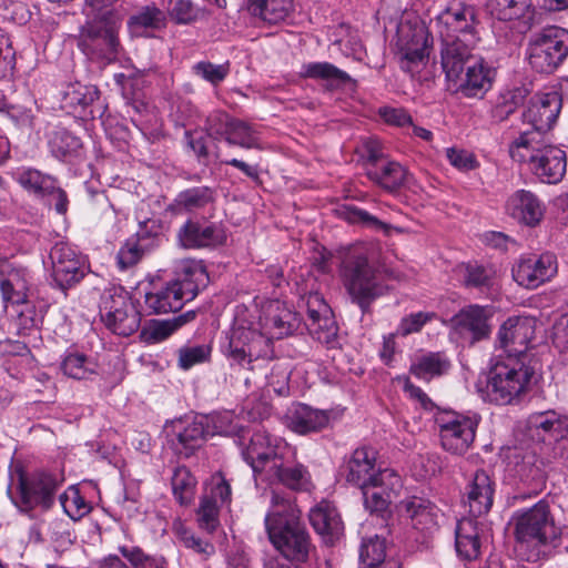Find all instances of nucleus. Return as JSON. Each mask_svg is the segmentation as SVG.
Listing matches in <instances>:
<instances>
[{
  "label": "nucleus",
  "instance_id": "9b49d317",
  "mask_svg": "<svg viewBox=\"0 0 568 568\" xmlns=\"http://www.w3.org/2000/svg\"><path fill=\"white\" fill-rule=\"evenodd\" d=\"M293 455V447L281 439H272L264 432H255L246 448L243 450L245 462L252 467L255 474H260L263 478L272 469L271 465L280 458Z\"/></svg>",
  "mask_w": 568,
  "mask_h": 568
},
{
  "label": "nucleus",
  "instance_id": "e2e57ef3",
  "mask_svg": "<svg viewBox=\"0 0 568 568\" xmlns=\"http://www.w3.org/2000/svg\"><path fill=\"white\" fill-rule=\"evenodd\" d=\"M498 18L511 20L523 17L531 7V0H494Z\"/></svg>",
  "mask_w": 568,
  "mask_h": 568
},
{
  "label": "nucleus",
  "instance_id": "338daca9",
  "mask_svg": "<svg viewBox=\"0 0 568 568\" xmlns=\"http://www.w3.org/2000/svg\"><path fill=\"white\" fill-rule=\"evenodd\" d=\"M195 74L202 77L212 84L222 82L229 74V64H213L211 62L201 61L193 67Z\"/></svg>",
  "mask_w": 568,
  "mask_h": 568
},
{
  "label": "nucleus",
  "instance_id": "2eb2a0df",
  "mask_svg": "<svg viewBox=\"0 0 568 568\" xmlns=\"http://www.w3.org/2000/svg\"><path fill=\"white\" fill-rule=\"evenodd\" d=\"M310 334L321 343L332 344L337 336V325L329 306L320 293H310L305 300Z\"/></svg>",
  "mask_w": 568,
  "mask_h": 568
},
{
  "label": "nucleus",
  "instance_id": "0eeeda50",
  "mask_svg": "<svg viewBox=\"0 0 568 568\" xmlns=\"http://www.w3.org/2000/svg\"><path fill=\"white\" fill-rule=\"evenodd\" d=\"M99 307L102 323L113 334L130 336L139 329L140 313L123 286L106 287L101 295Z\"/></svg>",
  "mask_w": 568,
  "mask_h": 568
},
{
  "label": "nucleus",
  "instance_id": "1a4fd4ad",
  "mask_svg": "<svg viewBox=\"0 0 568 568\" xmlns=\"http://www.w3.org/2000/svg\"><path fill=\"white\" fill-rule=\"evenodd\" d=\"M440 447L453 456L465 455L473 446L479 424L477 416L453 410L440 412L435 418Z\"/></svg>",
  "mask_w": 568,
  "mask_h": 568
},
{
  "label": "nucleus",
  "instance_id": "13d9d810",
  "mask_svg": "<svg viewBox=\"0 0 568 568\" xmlns=\"http://www.w3.org/2000/svg\"><path fill=\"white\" fill-rule=\"evenodd\" d=\"M175 323L172 320L151 321L141 331V339L148 344H154L166 339L176 331Z\"/></svg>",
  "mask_w": 568,
  "mask_h": 568
},
{
  "label": "nucleus",
  "instance_id": "2f4dec72",
  "mask_svg": "<svg viewBox=\"0 0 568 568\" xmlns=\"http://www.w3.org/2000/svg\"><path fill=\"white\" fill-rule=\"evenodd\" d=\"M495 484L484 470H477L467 486L469 513L474 516L487 514L493 506Z\"/></svg>",
  "mask_w": 568,
  "mask_h": 568
},
{
  "label": "nucleus",
  "instance_id": "473e14b6",
  "mask_svg": "<svg viewBox=\"0 0 568 568\" xmlns=\"http://www.w3.org/2000/svg\"><path fill=\"white\" fill-rule=\"evenodd\" d=\"M346 480L358 488L369 487L382 469L375 467V456L366 448L356 449L347 463Z\"/></svg>",
  "mask_w": 568,
  "mask_h": 568
},
{
  "label": "nucleus",
  "instance_id": "4d7b16f0",
  "mask_svg": "<svg viewBox=\"0 0 568 568\" xmlns=\"http://www.w3.org/2000/svg\"><path fill=\"white\" fill-rule=\"evenodd\" d=\"M119 551L133 568H168L163 557L146 555L140 547L121 546Z\"/></svg>",
  "mask_w": 568,
  "mask_h": 568
},
{
  "label": "nucleus",
  "instance_id": "f3484780",
  "mask_svg": "<svg viewBox=\"0 0 568 568\" xmlns=\"http://www.w3.org/2000/svg\"><path fill=\"white\" fill-rule=\"evenodd\" d=\"M171 281L187 303L209 286L210 276L203 261L186 258L176 264Z\"/></svg>",
  "mask_w": 568,
  "mask_h": 568
},
{
  "label": "nucleus",
  "instance_id": "3c124183",
  "mask_svg": "<svg viewBox=\"0 0 568 568\" xmlns=\"http://www.w3.org/2000/svg\"><path fill=\"white\" fill-rule=\"evenodd\" d=\"M171 484L173 494L181 505H187L192 501L196 479L186 467L179 466L174 469Z\"/></svg>",
  "mask_w": 568,
  "mask_h": 568
},
{
  "label": "nucleus",
  "instance_id": "f257e3e1",
  "mask_svg": "<svg viewBox=\"0 0 568 568\" xmlns=\"http://www.w3.org/2000/svg\"><path fill=\"white\" fill-rule=\"evenodd\" d=\"M342 271L348 293L363 311L392 288L389 281L402 278L400 272L390 266L381 251L348 252L343 258Z\"/></svg>",
  "mask_w": 568,
  "mask_h": 568
},
{
  "label": "nucleus",
  "instance_id": "7c9ffc66",
  "mask_svg": "<svg viewBox=\"0 0 568 568\" xmlns=\"http://www.w3.org/2000/svg\"><path fill=\"white\" fill-rule=\"evenodd\" d=\"M52 276L65 290L84 276V263L75 251H50Z\"/></svg>",
  "mask_w": 568,
  "mask_h": 568
},
{
  "label": "nucleus",
  "instance_id": "6e6d98bb",
  "mask_svg": "<svg viewBox=\"0 0 568 568\" xmlns=\"http://www.w3.org/2000/svg\"><path fill=\"white\" fill-rule=\"evenodd\" d=\"M55 179L42 174L38 170L28 169L22 172H20L17 176L18 183L26 189L29 192H32L34 195L39 197H44L45 193L50 185H52V182Z\"/></svg>",
  "mask_w": 568,
  "mask_h": 568
},
{
  "label": "nucleus",
  "instance_id": "09e8293b",
  "mask_svg": "<svg viewBox=\"0 0 568 568\" xmlns=\"http://www.w3.org/2000/svg\"><path fill=\"white\" fill-rule=\"evenodd\" d=\"M225 141L230 145H239L244 149H260L257 132L248 123L233 119Z\"/></svg>",
  "mask_w": 568,
  "mask_h": 568
},
{
  "label": "nucleus",
  "instance_id": "20e7f679",
  "mask_svg": "<svg viewBox=\"0 0 568 568\" xmlns=\"http://www.w3.org/2000/svg\"><path fill=\"white\" fill-rule=\"evenodd\" d=\"M534 368L521 357L498 354L491 361L481 397L497 405L517 403L529 388Z\"/></svg>",
  "mask_w": 568,
  "mask_h": 568
},
{
  "label": "nucleus",
  "instance_id": "0e129e2a",
  "mask_svg": "<svg viewBox=\"0 0 568 568\" xmlns=\"http://www.w3.org/2000/svg\"><path fill=\"white\" fill-rule=\"evenodd\" d=\"M119 0H85L84 14L87 20L97 19L102 21L103 16L110 14L112 19H121L120 14L113 9V4Z\"/></svg>",
  "mask_w": 568,
  "mask_h": 568
},
{
  "label": "nucleus",
  "instance_id": "4be33fe9",
  "mask_svg": "<svg viewBox=\"0 0 568 568\" xmlns=\"http://www.w3.org/2000/svg\"><path fill=\"white\" fill-rule=\"evenodd\" d=\"M489 307L469 305L460 310L453 318L456 332L470 343L487 338L490 334Z\"/></svg>",
  "mask_w": 568,
  "mask_h": 568
},
{
  "label": "nucleus",
  "instance_id": "5fc2aeb1",
  "mask_svg": "<svg viewBox=\"0 0 568 568\" xmlns=\"http://www.w3.org/2000/svg\"><path fill=\"white\" fill-rule=\"evenodd\" d=\"M385 540L378 536L364 539L359 549L361 568L376 567L385 561Z\"/></svg>",
  "mask_w": 568,
  "mask_h": 568
},
{
  "label": "nucleus",
  "instance_id": "49530a36",
  "mask_svg": "<svg viewBox=\"0 0 568 568\" xmlns=\"http://www.w3.org/2000/svg\"><path fill=\"white\" fill-rule=\"evenodd\" d=\"M62 373L73 379H88L97 374V364L87 355L68 352L61 362Z\"/></svg>",
  "mask_w": 568,
  "mask_h": 568
},
{
  "label": "nucleus",
  "instance_id": "e433bc0d",
  "mask_svg": "<svg viewBox=\"0 0 568 568\" xmlns=\"http://www.w3.org/2000/svg\"><path fill=\"white\" fill-rule=\"evenodd\" d=\"M529 95V89L524 85L501 90L491 101L489 110L490 120L494 123L506 121Z\"/></svg>",
  "mask_w": 568,
  "mask_h": 568
},
{
  "label": "nucleus",
  "instance_id": "a211bd4d",
  "mask_svg": "<svg viewBox=\"0 0 568 568\" xmlns=\"http://www.w3.org/2000/svg\"><path fill=\"white\" fill-rule=\"evenodd\" d=\"M400 476L390 468L379 471V477L369 487L361 488L364 498V505L371 513H384L392 498L397 496L402 488Z\"/></svg>",
  "mask_w": 568,
  "mask_h": 568
},
{
  "label": "nucleus",
  "instance_id": "39448f33",
  "mask_svg": "<svg viewBox=\"0 0 568 568\" xmlns=\"http://www.w3.org/2000/svg\"><path fill=\"white\" fill-rule=\"evenodd\" d=\"M513 520L515 550L527 561L538 560L540 548L554 544L560 534L546 500H540L530 508L517 510Z\"/></svg>",
  "mask_w": 568,
  "mask_h": 568
},
{
  "label": "nucleus",
  "instance_id": "c9c22d12",
  "mask_svg": "<svg viewBox=\"0 0 568 568\" xmlns=\"http://www.w3.org/2000/svg\"><path fill=\"white\" fill-rule=\"evenodd\" d=\"M548 144L544 133L536 130L525 131L509 145V155L516 162L528 163L530 168Z\"/></svg>",
  "mask_w": 568,
  "mask_h": 568
},
{
  "label": "nucleus",
  "instance_id": "a19ab883",
  "mask_svg": "<svg viewBox=\"0 0 568 568\" xmlns=\"http://www.w3.org/2000/svg\"><path fill=\"white\" fill-rule=\"evenodd\" d=\"M215 201V191L210 186H194L181 191L170 205L176 214L194 213L203 210Z\"/></svg>",
  "mask_w": 568,
  "mask_h": 568
},
{
  "label": "nucleus",
  "instance_id": "864d4df0",
  "mask_svg": "<svg viewBox=\"0 0 568 568\" xmlns=\"http://www.w3.org/2000/svg\"><path fill=\"white\" fill-rule=\"evenodd\" d=\"M60 504L64 513L73 520H78L90 513L91 506L80 494L79 488L70 486L61 496Z\"/></svg>",
  "mask_w": 568,
  "mask_h": 568
},
{
  "label": "nucleus",
  "instance_id": "72a5a7b5",
  "mask_svg": "<svg viewBox=\"0 0 568 568\" xmlns=\"http://www.w3.org/2000/svg\"><path fill=\"white\" fill-rule=\"evenodd\" d=\"M207 436H210L209 419L201 416L179 428L172 444L179 455L189 457Z\"/></svg>",
  "mask_w": 568,
  "mask_h": 568
},
{
  "label": "nucleus",
  "instance_id": "6e6552de",
  "mask_svg": "<svg viewBox=\"0 0 568 568\" xmlns=\"http://www.w3.org/2000/svg\"><path fill=\"white\" fill-rule=\"evenodd\" d=\"M568 55V30L550 26L529 38L527 59L539 73L554 72Z\"/></svg>",
  "mask_w": 568,
  "mask_h": 568
},
{
  "label": "nucleus",
  "instance_id": "603ef678",
  "mask_svg": "<svg viewBox=\"0 0 568 568\" xmlns=\"http://www.w3.org/2000/svg\"><path fill=\"white\" fill-rule=\"evenodd\" d=\"M49 145L52 154L58 159H64L75 154L82 146L81 140L65 129L52 132Z\"/></svg>",
  "mask_w": 568,
  "mask_h": 568
},
{
  "label": "nucleus",
  "instance_id": "423d86ee",
  "mask_svg": "<svg viewBox=\"0 0 568 568\" xmlns=\"http://www.w3.org/2000/svg\"><path fill=\"white\" fill-rule=\"evenodd\" d=\"M103 17L102 21L87 20L80 28L78 48L90 61L109 64L118 59L121 50L119 40L121 19Z\"/></svg>",
  "mask_w": 568,
  "mask_h": 568
},
{
  "label": "nucleus",
  "instance_id": "7ed1b4c3",
  "mask_svg": "<svg viewBox=\"0 0 568 568\" xmlns=\"http://www.w3.org/2000/svg\"><path fill=\"white\" fill-rule=\"evenodd\" d=\"M227 358L240 366H246L257 359H270L274 355L270 336L264 334L262 317L257 311L239 305L227 333Z\"/></svg>",
  "mask_w": 568,
  "mask_h": 568
},
{
  "label": "nucleus",
  "instance_id": "69168bd1",
  "mask_svg": "<svg viewBox=\"0 0 568 568\" xmlns=\"http://www.w3.org/2000/svg\"><path fill=\"white\" fill-rule=\"evenodd\" d=\"M174 530L179 539L184 544L186 548H191L194 551L206 556L214 552V547L212 544L195 537L194 534L183 527L182 524H176L174 526Z\"/></svg>",
  "mask_w": 568,
  "mask_h": 568
},
{
  "label": "nucleus",
  "instance_id": "a878e982",
  "mask_svg": "<svg viewBox=\"0 0 568 568\" xmlns=\"http://www.w3.org/2000/svg\"><path fill=\"white\" fill-rule=\"evenodd\" d=\"M294 456L295 452L293 450L292 456L275 460L264 479L278 481L293 490H308L312 486L311 475L302 464L294 463Z\"/></svg>",
  "mask_w": 568,
  "mask_h": 568
},
{
  "label": "nucleus",
  "instance_id": "bf43d9fd",
  "mask_svg": "<svg viewBox=\"0 0 568 568\" xmlns=\"http://www.w3.org/2000/svg\"><path fill=\"white\" fill-rule=\"evenodd\" d=\"M437 318L434 312H417L404 316L396 329V334L400 336H408L418 333L422 328L433 320Z\"/></svg>",
  "mask_w": 568,
  "mask_h": 568
},
{
  "label": "nucleus",
  "instance_id": "ddd939ff",
  "mask_svg": "<svg viewBox=\"0 0 568 568\" xmlns=\"http://www.w3.org/2000/svg\"><path fill=\"white\" fill-rule=\"evenodd\" d=\"M556 256L546 251L524 255L513 268L514 280L526 288H536L557 273Z\"/></svg>",
  "mask_w": 568,
  "mask_h": 568
},
{
  "label": "nucleus",
  "instance_id": "680f3d73",
  "mask_svg": "<svg viewBox=\"0 0 568 568\" xmlns=\"http://www.w3.org/2000/svg\"><path fill=\"white\" fill-rule=\"evenodd\" d=\"M211 347L207 345L186 346L179 349V365L183 369H189L196 364L209 359Z\"/></svg>",
  "mask_w": 568,
  "mask_h": 568
},
{
  "label": "nucleus",
  "instance_id": "4468645a",
  "mask_svg": "<svg viewBox=\"0 0 568 568\" xmlns=\"http://www.w3.org/2000/svg\"><path fill=\"white\" fill-rule=\"evenodd\" d=\"M230 484L222 475H213L197 508L199 526L207 532H213L220 524V507L230 504Z\"/></svg>",
  "mask_w": 568,
  "mask_h": 568
},
{
  "label": "nucleus",
  "instance_id": "b1692460",
  "mask_svg": "<svg viewBox=\"0 0 568 568\" xmlns=\"http://www.w3.org/2000/svg\"><path fill=\"white\" fill-rule=\"evenodd\" d=\"M475 44L460 37L445 42L442 49V65L449 81L460 79L464 70L478 58L471 53Z\"/></svg>",
  "mask_w": 568,
  "mask_h": 568
},
{
  "label": "nucleus",
  "instance_id": "ea45409f",
  "mask_svg": "<svg viewBox=\"0 0 568 568\" xmlns=\"http://www.w3.org/2000/svg\"><path fill=\"white\" fill-rule=\"evenodd\" d=\"M455 536L456 551L460 557L466 560H473L479 556L481 542L476 519H460L457 523Z\"/></svg>",
  "mask_w": 568,
  "mask_h": 568
},
{
  "label": "nucleus",
  "instance_id": "6ab92c4d",
  "mask_svg": "<svg viewBox=\"0 0 568 568\" xmlns=\"http://www.w3.org/2000/svg\"><path fill=\"white\" fill-rule=\"evenodd\" d=\"M396 45L408 62H422L428 55L427 29L417 19L402 20L397 26Z\"/></svg>",
  "mask_w": 568,
  "mask_h": 568
},
{
  "label": "nucleus",
  "instance_id": "8fccbe9b",
  "mask_svg": "<svg viewBox=\"0 0 568 568\" xmlns=\"http://www.w3.org/2000/svg\"><path fill=\"white\" fill-rule=\"evenodd\" d=\"M304 75L312 79H321L332 84L342 85L349 82L351 77L328 62H312L303 67Z\"/></svg>",
  "mask_w": 568,
  "mask_h": 568
},
{
  "label": "nucleus",
  "instance_id": "052dcab7",
  "mask_svg": "<svg viewBox=\"0 0 568 568\" xmlns=\"http://www.w3.org/2000/svg\"><path fill=\"white\" fill-rule=\"evenodd\" d=\"M169 13L181 24H189L199 19L200 10L190 0H170Z\"/></svg>",
  "mask_w": 568,
  "mask_h": 568
},
{
  "label": "nucleus",
  "instance_id": "c85d7f7f",
  "mask_svg": "<svg viewBox=\"0 0 568 568\" xmlns=\"http://www.w3.org/2000/svg\"><path fill=\"white\" fill-rule=\"evenodd\" d=\"M566 168V152L549 143L529 169L541 182L556 184L565 176Z\"/></svg>",
  "mask_w": 568,
  "mask_h": 568
},
{
  "label": "nucleus",
  "instance_id": "bb28decb",
  "mask_svg": "<svg viewBox=\"0 0 568 568\" xmlns=\"http://www.w3.org/2000/svg\"><path fill=\"white\" fill-rule=\"evenodd\" d=\"M495 69L481 58H477L467 67L465 77L460 75L457 90L466 98L481 99L488 92L495 80Z\"/></svg>",
  "mask_w": 568,
  "mask_h": 568
},
{
  "label": "nucleus",
  "instance_id": "f8f14e48",
  "mask_svg": "<svg viewBox=\"0 0 568 568\" xmlns=\"http://www.w3.org/2000/svg\"><path fill=\"white\" fill-rule=\"evenodd\" d=\"M536 320L530 316H511L500 326L497 339L500 354L521 357L526 361L527 349L535 336Z\"/></svg>",
  "mask_w": 568,
  "mask_h": 568
},
{
  "label": "nucleus",
  "instance_id": "79ce46f5",
  "mask_svg": "<svg viewBox=\"0 0 568 568\" xmlns=\"http://www.w3.org/2000/svg\"><path fill=\"white\" fill-rule=\"evenodd\" d=\"M248 11L268 24L285 21L294 12V0H245Z\"/></svg>",
  "mask_w": 568,
  "mask_h": 568
},
{
  "label": "nucleus",
  "instance_id": "37998d69",
  "mask_svg": "<svg viewBox=\"0 0 568 568\" xmlns=\"http://www.w3.org/2000/svg\"><path fill=\"white\" fill-rule=\"evenodd\" d=\"M339 217L352 224H361L365 227L374 231H381L385 235L390 236L394 233H399L398 229H395L377 217L371 215L368 212L358 209L354 205H342L336 210Z\"/></svg>",
  "mask_w": 568,
  "mask_h": 568
},
{
  "label": "nucleus",
  "instance_id": "412c9836",
  "mask_svg": "<svg viewBox=\"0 0 568 568\" xmlns=\"http://www.w3.org/2000/svg\"><path fill=\"white\" fill-rule=\"evenodd\" d=\"M0 291L6 304H27L30 293L29 271L8 262H0Z\"/></svg>",
  "mask_w": 568,
  "mask_h": 568
},
{
  "label": "nucleus",
  "instance_id": "a18cd8bd",
  "mask_svg": "<svg viewBox=\"0 0 568 568\" xmlns=\"http://www.w3.org/2000/svg\"><path fill=\"white\" fill-rule=\"evenodd\" d=\"M99 97V90L94 85H85L79 82L69 84L63 93V106L74 112L83 111Z\"/></svg>",
  "mask_w": 568,
  "mask_h": 568
},
{
  "label": "nucleus",
  "instance_id": "5701e85b",
  "mask_svg": "<svg viewBox=\"0 0 568 568\" xmlns=\"http://www.w3.org/2000/svg\"><path fill=\"white\" fill-rule=\"evenodd\" d=\"M258 316L262 317L264 334L270 336V343L291 334L298 326V317L282 302L274 300L267 302Z\"/></svg>",
  "mask_w": 568,
  "mask_h": 568
},
{
  "label": "nucleus",
  "instance_id": "58836bf2",
  "mask_svg": "<svg viewBox=\"0 0 568 568\" xmlns=\"http://www.w3.org/2000/svg\"><path fill=\"white\" fill-rule=\"evenodd\" d=\"M405 509L416 529L432 532L438 527L442 514L432 501L413 497L405 503Z\"/></svg>",
  "mask_w": 568,
  "mask_h": 568
},
{
  "label": "nucleus",
  "instance_id": "aec40b11",
  "mask_svg": "<svg viewBox=\"0 0 568 568\" xmlns=\"http://www.w3.org/2000/svg\"><path fill=\"white\" fill-rule=\"evenodd\" d=\"M562 105L561 95L556 92L537 94L524 112V122L541 133L548 132L556 123Z\"/></svg>",
  "mask_w": 568,
  "mask_h": 568
},
{
  "label": "nucleus",
  "instance_id": "393cba45",
  "mask_svg": "<svg viewBox=\"0 0 568 568\" xmlns=\"http://www.w3.org/2000/svg\"><path fill=\"white\" fill-rule=\"evenodd\" d=\"M506 212L518 223L532 227L541 222L545 205L532 192L518 190L508 197Z\"/></svg>",
  "mask_w": 568,
  "mask_h": 568
},
{
  "label": "nucleus",
  "instance_id": "cd10ccee",
  "mask_svg": "<svg viewBox=\"0 0 568 568\" xmlns=\"http://www.w3.org/2000/svg\"><path fill=\"white\" fill-rule=\"evenodd\" d=\"M366 175L373 183L390 193L409 187L414 181L406 168L390 160L376 163L375 166H367Z\"/></svg>",
  "mask_w": 568,
  "mask_h": 568
},
{
  "label": "nucleus",
  "instance_id": "c03bdc74",
  "mask_svg": "<svg viewBox=\"0 0 568 568\" xmlns=\"http://www.w3.org/2000/svg\"><path fill=\"white\" fill-rule=\"evenodd\" d=\"M165 13L155 4L142 7L128 20V27L134 34H141L142 30H159L165 26Z\"/></svg>",
  "mask_w": 568,
  "mask_h": 568
},
{
  "label": "nucleus",
  "instance_id": "dca6fc26",
  "mask_svg": "<svg viewBox=\"0 0 568 568\" xmlns=\"http://www.w3.org/2000/svg\"><path fill=\"white\" fill-rule=\"evenodd\" d=\"M437 21L447 29V36L456 34L470 43H477L475 8L460 1L450 2L437 16Z\"/></svg>",
  "mask_w": 568,
  "mask_h": 568
},
{
  "label": "nucleus",
  "instance_id": "9d476101",
  "mask_svg": "<svg viewBox=\"0 0 568 568\" xmlns=\"http://www.w3.org/2000/svg\"><path fill=\"white\" fill-rule=\"evenodd\" d=\"M11 480L9 494L13 503L23 511L38 505L48 508L52 504L53 495L59 486L58 479L52 475L39 474L28 478L21 470H17Z\"/></svg>",
  "mask_w": 568,
  "mask_h": 568
},
{
  "label": "nucleus",
  "instance_id": "774afa93",
  "mask_svg": "<svg viewBox=\"0 0 568 568\" xmlns=\"http://www.w3.org/2000/svg\"><path fill=\"white\" fill-rule=\"evenodd\" d=\"M232 121L225 112L214 111L207 116L205 128L210 136L225 139Z\"/></svg>",
  "mask_w": 568,
  "mask_h": 568
},
{
  "label": "nucleus",
  "instance_id": "4c0bfd02",
  "mask_svg": "<svg viewBox=\"0 0 568 568\" xmlns=\"http://www.w3.org/2000/svg\"><path fill=\"white\" fill-rule=\"evenodd\" d=\"M329 416L325 410L297 404L288 415V427L297 434L320 430L328 425Z\"/></svg>",
  "mask_w": 568,
  "mask_h": 568
},
{
  "label": "nucleus",
  "instance_id": "de8ad7c7",
  "mask_svg": "<svg viewBox=\"0 0 568 568\" xmlns=\"http://www.w3.org/2000/svg\"><path fill=\"white\" fill-rule=\"evenodd\" d=\"M449 367L448 361L439 353H429L416 359L410 373L418 378L429 379L444 374Z\"/></svg>",
  "mask_w": 568,
  "mask_h": 568
},
{
  "label": "nucleus",
  "instance_id": "c756f323",
  "mask_svg": "<svg viewBox=\"0 0 568 568\" xmlns=\"http://www.w3.org/2000/svg\"><path fill=\"white\" fill-rule=\"evenodd\" d=\"M310 523L322 536L325 544L333 545L344 532V525L336 507L328 501H321L310 511Z\"/></svg>",
  "mask_w": 568,
  "mask_h": 568
},
{
  "label": "nucleus",
  "instance_id": "f03ea898",
  "mask_svg": "<svg viewBox=\"0 0 568 568\" xmlns=\"http://www.w3.org/2000/svg\"><path fill=\"white\" fill-rule=\"evenodd\" d=\"M265 528L272 545L288 560L304 562L314 547L295 503L272 491Z\"/></svg>",
  "mask_w": 568,
  "mask_h": 568
},
{
  "label": "nucleus",
  "instance_id": "f704fd0d",
  "mask_svg": "<svg viewBox=\"0 0 568 568\" xmlns=\"http://www.w3.org/2000/svg\"><path fill=\"white\" fill-rule=\"evenodd\" d=\"M178 287L172 281L166 282L160 287L145 293L144 304L146 310L154 314H165L169 312H178L185 304Z\"/></svg>",
  "mask_w": 568,
  "mask_h": 568
}]
</instances>
